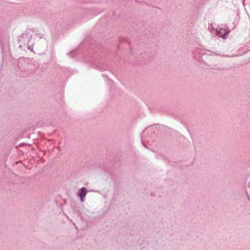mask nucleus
<instances>
[{
  "label": "nucleus",
  "mask_w": 250,
  "mask_h": 250,
  "mask_svg": "<svg viewBox=\"0 0 250 250\" xmlns=\"http://www.w3.org/2000/svg\"><path fill=\"white\" fill-rule=\"evenodd\" d=\"M86 194V191L85 188H83L79 189V195L81 198V200L82 202L83 201V197L85 196Z\"/></svg>",
  "instance_id": "obj_1"
}]
</instances>
